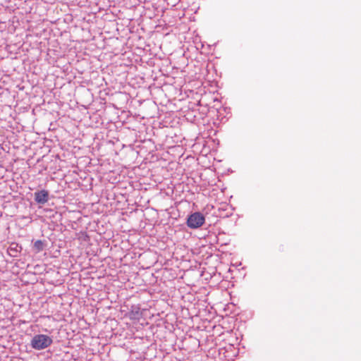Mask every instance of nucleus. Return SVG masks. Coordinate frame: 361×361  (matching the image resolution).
<instances>
[{
	"mask_svg": "<svg viewBox=\"0 0 361 361\" xmlns=\"http://www.w3.org/2000/svg\"><path fill=\"white\" fill-rule=\"evenodd\" d=\"M52 343V339L44 334L35 336L31 341V345L34 349L42 350L49 347Z\"/></svg>",
	"mask_w": 361,
	"mask_h": 361,
	"instance_id": "1",
	"label": "nucleus"
},
{
	"mask_svg": "<svg viewBox=\"0 0 361 361\" xmlns=\"http://www.w3.org/2000/svg\"><path fill=\"white\" fill-rule=\"evenodd\" d=\"M204 221V216L201 213L195 212L188 216L187 225L190 228H197L201 227Z\"/></svg>",
	"mask_w": 361,
	"mask_h": 361,
	"instance_id": "2",
	"label": "nucleus"
},
{
	"mask_svg": "<svg viewBox=\"0 0 361 361\" xmlns=\"http://www.w3.org/2000/svg\"><path fill=\"white\" fill-rule=\"evenodd\" d=\"M35 200L38 203L44 204L48 200V192L46 190H41L35 193Z\"/></svg>",
	"mask_w": 361,
	"mask_h": 361,
	"instance_id": "3",
	"label": "nucleus"
},
{
	"mask_svg": "<svg viewBox=\"0 0 361 361\" xmlns=\"http://www.w3.org/2000/svg\"><path fill=\"white\" fill-rule=\"evenodd\" d=\"M33 247L37 252H39L43 250L44 247V243L42 240H37L35 242Z\"/></svg>",
	"mask_w": 361,
	"mask_h": 361,
	"instance_id": "4",
	"label": "nucleus"
}]
</instances>
